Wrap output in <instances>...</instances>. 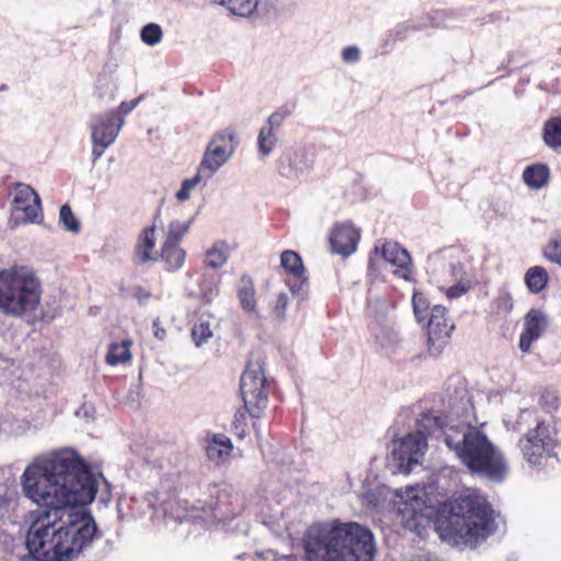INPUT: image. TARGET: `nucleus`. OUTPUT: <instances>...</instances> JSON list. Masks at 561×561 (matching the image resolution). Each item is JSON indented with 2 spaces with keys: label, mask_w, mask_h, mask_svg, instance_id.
I'll return each instance as SVG.
<instances>
[{
  "label": "nucleus",
  "mask_w": 561,
  "mask_h": 561,
  "mask_svg": "<svg viewBox=\"0 0 561 561\" xmlns=\"http://www.w3.org/2000/svg\"><path fill=\"white\" fill-rule=\"evenodd\" d=\"M22 492L42 508L31 513L25 535L32 561H73L100 537L91 512L94 501L107 505L111 484L71 448L36 457L21 476Z\"/></svg>",
  "instance_id": "1"
},
{
  "label": "nucleus",
  "mask_w": 561,
  "mask_h": 561,
  "mask_svg": "<svg viewBox=\"0 0 561 561\" xmlns=\"http://www.w3.org/2000/svg\"><path fill=\"white\" fill-rule=\"evenodd\" d=\"M396 503L405 528L422 536L433 524L444 542L460 550L477 548L496 531L495 511L477 490L433 507L425 505L417 489L409 486L396 491Z\"/></svg>",
  "instance_id": "2"
},
{
  "label": "nucleus",
  "mask_w": 561,
  "mask_h": 561,
  "mask_svg": "<svg viewBox=\"0 0 561 561\" xmlns=\"http://www.w3.org/2000/svg\"><path fill=\"white\" fill-rule=\"evenodd\" d=\"M302 547L301 561H374L376 554L369 528L339 519L310 525L304 534Z\"/></svg>",
  "instance_id": "3"
},
{
  "label": "nucleus",
  "mask_w": 561,
  "mask_h": 561,
  "mask_svg": "<svg viewBox=\"0 0 561 561\" xmlns=\"http://www.w3.org/2000/svg\"><path fill=\"white\" fill-rule=\"evenodd\" d=\"M444 442L473 476L496 483L506 479L508 466L502 451L477 427L453 425L444 432Z\"/></svg>",
  "instance_id": "4"
},
{
  "label": "nucleus",
  "mask_w": 561,
  "mask_h": 561,
  "mask_svg": "<svg viewBox=\"0 0 561 561\" xmlns=\"http://www.w3.org/2000/svg\"><path fill=\"white\" fill-rule=\"evenodd\" d=\"M505 424L508 431H526L518 439L517 447L529 466L536 467L547 458L558 457L561 433L553 423L538 420L531 410L524 409L513 423L507 421Z\"/></svg>",
  "instance_id": "5"
},
{
  "label": "nucleus",
  "mask_w": 561,
  "mask_h": 561,
  "mask_svg": "<svg viewBox=\"0 0 561 561\" xmlns=\"http://www.w3.org/2000/svg\"><path fill=\"white\" fill-rule=\"evenodd\" d=\"M42 286L32 268L14 264L0 267V311L9 317L21 318L33 312L39 305Z\"/></svg>",
  "instance_id": "6"
},
{
  "label": "nucleus",
  "mask_w": 561,
  "mask_h": 561,
  "mask_svg": "<svg viewBox=\"0 0 561 561\" xmlns=\"http://www.w3.org/2000/svg\"><path fill=\"white\" fill-rule=\"evenodd\" d=\"M240 391L244 410L234 413L231 428L239 439H243L248 433V415L260 419L268 404V380L260 360L248 362L240 378Z\"/></svg>",
  "instance_id": "7"
},
{
  "label": "nucleus",
  "mask_w": 561,
  "mask_h": 561,
  "mask_svg": "<svg viewBox=\"0 0 561 561\" xmlns=\"http://www.w3.org/2000/svg\"><path fill=\"white\" fill-rule=\"evenodd\" d=\"M427 440L422 433L411 432L398 440H393L391 462L396 471L409 474L427 450Z\"/></svg>",
  "instance_id": "8"
},
{
  "label": "nucleus",
  "mask_w": 561,
  "mask_h": 561,
  "mask_svg": "<svg viewBox=\"0 0 561 561\" xmlns=\"http://www.w3.org/2000/svg\"><path fill=\"white\" fill-rule=\"evenodd\" d=\"M13 213L10 218L12 227L23 224H41L43 219L42 201L36 191L27 184L15 183L13 186Z\"/></svg>",
  "instance_id": "9"
},
{
  "label": "nucleus",
  "mask_w": 561,
  "mask_h": 561,
  "mask_svg": "<svg viewBox=\"0 0 561 561\" xmlns=\"http://www.w3.org/2000/svg\"><path fill=\"white\" fill-rule=\"evenodd\" d=\"M237 146V136L232 129L220 130L211 137L202 159V170H208V179L227 163Z\"/></svg>",
  "instance_id": "10"
},
{
  "label": "nucleus",
  "mask_w": 561,
  "mask_h": 561,
  "mask_svg": "<svg viewBox=\"0 0 561 561\" xmlns=\"http://www.w3.org/2000/svg\"><path fill=\"white\" fill-rule=\"evenodd\" d=\"M314 152L306 145L286 148L278 158L277 171L282 178L298 180L312 169Z\"/></svg>",
  "instance_id": "11"
},
{
  "label": "nucleus",
  "mask_w": 561,
  "mask_h": 561,
  "mask_svg": "<svg viewBox=\"0 0 561 561\" xmlns=\"http://www.w3.org/2000/svg\"><path fill=\"white\" fill-rule=\"evenodd\" d=\"M447 309L442 305L431 308L427 321V346L433 356H438L449 342L450 334L455 329L454 323L447 319Z\"/></svg>",
  "instance_id": "12"
},
{
  "label": "nucleus",
  "mask_w": 561,
  "mask_h": 561,
  "mask_svg": "<svg viewBox=\"0 0 561 561\" xmlns=\"http://www.w3.org/2000/svg\"><path fill=\"white\" fill-rule=\"evenodd\" d=\"M207 505L211 512L213 519L222 524L241 514L243 510L242 499L228 485L219 489L216 499H211Z\"/></svg>",
  "instance_id": "13"
},
{
  "label": "nucleus",
  "mask_w": 561,
  "mask_h": 561,
  "mask_svg": "<svg viewBox=\"0 0 561 561\" xmlns=\"http://www.w3.org/2000/svg\"><path fill=\"white\" fill-rule=\"evenodd\" d=\"M280 266L293 278L287 282L291 294L304 300L308 295L309 280L301 256L293 250H285L280 254Z\"/></svg>",
  "instance_id": "14"
},
{
  "label": "nucleus",
  "mask_w": 561,
  "mask_h": 561,
  "mask_svg": "<svg viewBox=\"0 0 561 561\" xmlns=\"http://www.w3.org/2000/svg\"><path fill=\"white\" fill-rule=\"evenodd\" d=\"M124 125V118L116 112H106L92 117L91 140L103 147L113 145Z\"/></svg>",
  "instance_id": "15"
},
{
  "label": "nucleus",
  "mask_w": 561,
  "mask_h": 561,
  "mask_svg": "<svg viewBox=\"0 0 561 561\" xmlns=\"http://www.w3.org/2000/svg\"><path fill=\"white\" fill-rule=\"evenodd\" d=\"M359 239V229L345 221L334 226L330 234V244L334 253L347 257L357 250Z\"/></svg>",
  "instance_id": "16"
},
{
  "label": "nucleus",
  "mask_w": 561,
  "mask_h": 561,
  "mask_svg": "<svg viewBox=\"0 0 561 561\" xmlns=\"http://www.w3.org/2000/svg\"><path fill=\"white\" fill-rule=\"evenodd\" d=\"M547 327V314L541 309H530L525 316L524 330L519 336L520 351L528 353L531 344L541 337Z\"/></svg>",
  "instance_id": "17"
},
{
  "label": "nucleus",
  "mask_w": 561,
  "mask_h": 561,
  "mask_svg": "<svg viewBox=\"0 0 561 561\" xmlns=\"http://www.w3.org/2000/svg\"><path fill=\"white\" fill-rule=\"evenodd\" d=\"M156 225L152 224L145 227L137 237L133 255L136 265H145L158 261V252L156 251Z\"/></svg>",
  "instance_id": "18"
},
{
  "label": "nucleus",
  "mask_w": 561,
  "mask_h": 561,
  "mask_svg": "<svg viewBox=\"0 0 561 561\" xmlns=\"http://www.w3.org/2000/svg\"><path fill=\"white\" fill-rule=\"evenodd\" d=\"M449 427L446 424V417L432 410L421 413L416 420V432L422 433L426 438L431 436L444 438V432Z\"/></svg>",
  "instance_id": "19"
},
{
  "label": "nucleus",
  "mask_w": 561,
  "mask_h": 561,
  "mask_svg": "<svg viewBox=\"0 0 561 561\" xmlns=\"http://www.w3.org/2000/svg\"><path fill=\"white\" fill-rule=\"evenodd\" d=\"M375 251H380V254L386 262L401 270H408L412 264L410 253L398 242L387 241L382 244L380 249L376 247Z\"/></svg>",
  "instance_id": "20"
},
{
  "label": "nucleus",
  "mask_w": 561,
  "mask_h": 561,
  "mask_svg": "<svg viewBox=\"0 0 561 561\" xmlns=\"http://www.w3.org/2000/svg\"><path fill=\"white\" fill-rule=\"evenodd\" d=\"M369 329L381 346H390L398 341V333L385 314H376L374 321L369 323Z\"/></svg>",
  "instance_id": "21"
},
{
  "label": "nucleus",
  "mask_w": 561,
  "mask_h": 561,
  "mask_svg": "<svg viewBox=\"0 0 561 561\" xmlns=\"http://www.w3.org/2000/svg\"><path fill=\"white\" fill-rule=\"evenodd\" d=\"M159 257L163 261L167 271L175 272L183 266L186 259V251L180 245L163 242L161 251L158 254V259Z\"/></svg>",
  "instance_id": "22"
},
{
  "label": "nucleus",
  "mask_w": 561,
  "mask_h": 561,
  "mask_svg": "<svg viewBox=\"0 0 561 561\" xmlns=\"http://www.w3.org/2000/svg\"><path fill=\"white\" fill-rule=\"evenodd\" d=\"M550 178V169L547 164L536 163L525 168L524 182L531 188L540 190L547 185Z\"/></svg>",
  "instance_id": "23"
},
{
  "label": "nucleus",
  "mask_w": 561,
  "mask_h": 561,
  "mask_svg": "<svg viewBox=\"0 0 561 561\" xmlns=\"http://www.w3.org/2000/svg\"><path fill=\"white\" fill-rule=\"evenodd\" d=\"M542 140L551 149L561 147V116H552L543 123Z\"/></svg>",
  "instance_id": "24"
},
{
  "label": "nucleus",
  "mask_w": 561,
  "mask_h": 561,
  "mask_svg": "<svg viewBox=\"0 0 561 561\" xmlns=\"http://www.w3.org/2000/svg\"><path fill=\"white\" fill-rule=\"evenodd\" d=\"M214 2L241 18L252 16L259 7V0H214Z\"/></svg>",
  "instance_id": "25"
},
{
  "label": "nucleus",
  "mask_w": 561,
  "mask_h": 561,
  "mask_svg": "<svg viewBox=\"0 0 561 561\" xmlns=\"http://www.w3.org/2000/svg\"><path fill=\"white\" fill-rule=\"evenodd\" d=\"M238 298L244 311H255L254 285L250 276L242 275L238 285Z\"/></svg>",
  "instance_id": "26"
},
{
  "label": "nucleus",
  "mask_w": 561,
  "mask_h": 561,
  "mask_svg": "<svg viewBox=\"0 0 561 561\" xmlns=\"http://www.w3.org/2000/svg\"><path fill=\"white\" fill-rule=\"evenodd\" d=\"M229 257V245L225 241H217L206 252L205 265L213 270L224 266Z\"/></svg>",
  "instance_id": "27"
},
{
  "label": "nucleus",
  "mask_w": 561,
  "mask_h": 561,
  "mask_svg": "<svg viewBox=\"0 0 561 561\" xmlns=\"http://www.w3.org/2000/svg\"><path fill=\"white\" fill-rule=\"evenodd\" d=\"M549 280L547 271L542 266H533L525 274V284L531 294L541 293Z\"/></svg>",
  "instance_id": "28"
},
{
  "label": "nucleus",
  "mask_w": 561,
  "mask_h": 561,
  "mask_svg": "<svg viewBox=\"0 0 561 561\" xmlns=\"http://www.w3.org/2000/svg\"><path fill=\"white\" fill-rule=\"evenodd\" d=\"M116 84L110 76L105 73L98 76L94 94L100 101L105 103L113 101L116 96Z\"/></svg>",
  "instance_id": "29"
},
{
  "label": "nucleus",
  "mask_w": 561,
  "mask_h": 561,
  "mask_svg": "<svg viewBox=\"0 0 561 561\" xmlns=\"http://www.w3.org/2000/svg\"><path fill=\"white\" fill-rule=\"evenodd\" d=\"M233 446L230 438L225 435L216 434L207 447V457L211 460H219L224 456H228Z\"/></svg>",
  "instance_id": "30"
},
{
  "label": "nucleus",
  "mask_w": 561,
  "mask_h": 561,
  "mask_svg": "<svg viewBox=\"0 0 561 561\" xmlns=\"http://www.w3.org/2000/svg\"><path fill=\"white\" fill-rule=\"evenodd\" d=\"M129 345V341H123L121 344H111L105 357L106 363L111 366H116L128 362L131 357Z\"/></svg>",
  "instance_id": "31"
},
{
  "label": "nucleus",
  "mask_w": 561,
  "mask_h": 561,
  "mask_svg": "<svg viewBox=\"0 0 561 561\" xmlns=\"http://www.w3.org/2000/svg\"><path fill=\"white\" fill-rule=\"evenodd\" d=\"M428 23L415 24L412 21H405L402 23H398L394 27L391 28V32L394 34L398 41H404L411 32L419 31L428 24L434 27H439L440 23L436 21V18H427Z\"/></svg>",
  "instance_id": "32"
},
{
  "label": "nucleus",
  "mask_w": 561,
  "mask_h": 561,
  "mask_svg": "<svg viewBox=\"0 0 561 561\" xmlns=\"http://www.w3.org/2000/svg\"><path fill=\"white\" fill-rule=\"evenodd\" d=\"M194 218L187 221L172 220L168 226V232L163 242L179 245L184 236L188 232Z\"/></svg>",
  "instance_id": "33"
},
{
  "label": "nucleus",
  "mask_w": 561,
  "mask_h": 561,
  "mask_svg": "<svg viewBox=\"0 0 561 561\" xmlns=\"http://www.w3.org/2000/svg\"><path fill=\"white\" fill-rule=\"evenodd\" d=\"M277 137L274 131L261 128L257 136L259 152L263 157L270 156L275 149Z\"/></svg>",
  "instance_id": "34"
},
{
  "label": "nucleus",
  "mask_w": 561,
  "mask_h": 561,
  "mask_svg": "<svg viewBox=\"0 0 561 561\" xmlns=\"http://www.w3.org/2000/svg\"><path fill=\"white\" fill-rule=\"evenodd\" d=\"M59 221L62 224L67 231L72 233H78L80 231L81 224L68 204L61 205L59 209Z\"/></svg>",
  "instance_id": "35"
},
{
  "label": "nucleus",
  "mask_w": 561,
  "mask_h": 561,
  "mask_svg": "<svg viewBox=\"0 0 561 561\" xmlns=\"http://www.w3.org/2000/svg\"><path fill=\"white\" fill-rule=\"evenodd\" d=\"M162 27L157 23H148L140 31L141 41L148 46H156L162 39Z\"/></svg>",
  "instance_id": "36"
},
{
  "label": "nucleus",
  "mask_w": 561,
  "mask_h": 561,
  "mask_svg": "<svg viewBox=\"0 0 561 561\" xmlns=\"http://www.w3.org/2000/svg\"><path fill=\"white\" fill-rule=\"evenodd\" d=\"M192 339L197 347L206 344L209 339L213 336V331L210 330V325L206 321H199L194 324L191 331Z\"/></svg>",
  "instance_id": "37"
},
{
  "label": "nucleus",
  "mask_w": 561,
  "mask_h": 561,
  "mask_svg": "<svg viewBox=\"0 0 561 561\" xmlns=\"http://www.w3.org/2000/svg\"><path fill=\"white\" fill-rule=\"evenodd\" d=\"M445 282H462V280H471L470 275L468 274L465 265L459 262H449L446 271Z\"/></svg>",
  "instance_id": "38"
},
{
  "label": "nucleus",
  "mask_w": 561,
  "mask_h": 561,
  "mask_svg": "<svg viewBox=\"0 0 561 561\" xmlns=\"http://www.w3.org/2000/svg\"><path fill=\"white\" fill-rule=\"evenodd\" d=\"M291 115V110L288 106H282L277 111L273 112L264 126H262L263 129H267L270 131H275V129L279 128L288 116Z\"/></svg>",
  "instance_id": "39"
},
{
  "label": "nucleus",
  "mask_w": 561,
  "mask_h": 561,
  "mask_svg": "<svg viewBox=\"0 0 561 561\" xmlns=\"http://www.w3.org/2000/svg\"><path fill=\"white\" fill-rule=\"evenodd\" d=\"M199 287L206 302H210L219 293L218 279L214 276L207 277L204 275Z\"/></svg>",
  "instance_id": "40"
},
{
  "label": "nucleus",
  "mask_w": 561,
  "mask_h": 561,
  "mask_svg": "<svg viewBox=\"0 0 561 561\" xmlns=\"http://www.w3.org/2000/svg\"><path fill=\"white\" fill-rule=\"evenodd\" d=\"M543 256L561 266V238H551L543 249Z\"/></svg>",
  "instance_id": "41"
},
{
  "label": "nucleus",
  "mask_w": 561,
  "mask_h": 561,
  "mask_svg": "<svg viewBox=\"0 0 561 561\" xmlns=\"http://www.w3.org/2000/svg\"><path fill=\"white\" fill-rule=\"evenodd\" d=\"M413 311L415 319L419 323H422L427 318V308L428 305L426 299L419 294H414L412 298Z\"/></svg>",
  "instance_id": "42"
},
{
  "label": "nucleus",
  "mask_w": 561,
  "mask_h": 561,
  "mask_svg": "<svg viewBox=\"0 0 561 561\" xmlns=\"http://www.w3.org/2000/svg\"><path fill=\"white\" fill-rule=\"evenodd\" d=\"M472 286V280H462L454 283L450 287L446 290V296L448 299H456L469 291V289Z\"/></svg>",
  "instance_id": "43"
},
{
  "label": "nucleus",
  "mask_w": 561,
  "mask_h": 561,
  "mask_svg": "<svg viewBox=\"0 0 561 561\" xmlns=\"http://www.w3.org/2000/svg\"><path fill=\"white\" fill-rule=\"evenodd\" d=\"M360 49L356 45H350L342 49L341 57L345 64H357L360 60Z\"/></svg>",
  "instance_id": "44"
},
{
  "label": "nucleus",
  "mask_w": 561,
  "mask_h": 561,
  "mask_svg": "<svg viewBox=\"0 0 561 561\" xmlns=\"http://www.w3.org/2000/svg\"><path fill=\"white\" fill-rule=\"evenodd\" d=\"M289 304L288 295L285 293H280L277 296L276 305L274 307V314L275 317L284 321L286 319V310Z\"/></svg>",
  "instance_id": "45"
},
{
  "label": "nucleus",
  "mask_w": 561,
  "mask_h": 561,
  "mask_svg": "<svg viewBox=\"0 0 561 561\" xmlns=\"http://www.w3.org/2000/svg\"><path fill=\"white\" fill-rule=\"evenodd\" d=\"M142 100V96H138L129 102H122L119 106L115 110H111L110 112H116L118 116L124 118V115L129 114Z\"/></svg>",
  "instance_id": "46"
},
{
  "label": "nucleus",
  "mask_w": 561,
  "mask_h": 561,
  "mask_svg": "<svg viewBox=\"0 0 561 561\" xmlns=\"http://www.w3.org/2000/svg\"><path fill=\"white\" fill-rule=\"evenodd\" d=\"M397 42H399V41L397 39V37H394V34L391 32V30H389L385 34V37H383L382 43L380 45V55H386L390 50H392L393 47L396 46Z\"/></svg>",
  "instance_id": "47"
},
{
  "label": "nucleus",
  "mask_w": 561,
  "mask_h": 561,
  "mask_svg": "<svg viewBox=\"0 0 561 561\" xmlns=\"http://www.w3.org/2000/svg\"><path fill=\"white\" fill-rule=\"evenodd\" d=\"M194 187L195 186L191 185L187 179L183 180L180 190L175 194V197L181 202L187 201L191 196V191Z\"/></svg>",
  "instance_id": "48"
},
{
  "label": "nucleus",
  "mask_w": 561,
  "mask_h": 561,
  "mask_svg": "<svg viewBox=\"0 0 561 561\" xmlns=\"http://www.w3.org/2000/svg\"><path fill=\"white\" fill-rule=\"evenodd\" d=\"M133 296L137 299L139 305H146L151 298V293L141 286L134 288Z\"/></svg>",
  "instance_id": "49"
},
{
  "label": "nucleus",
  "mask_w": 561,
  "mask_h": 561,
  "mask_svg": "<svg viewBox=\"0 0 561 561\" xmlns=\"http://www.w3.org/2000/svg\"><path fill=\"white\" fill-rule=\"evenodd\" d=\"M146 501L148 502V506L153 511H159L160 508L165 512V507L163 503H159V493L152 492L146 495Z\"/></svg>",
  "instance_id": "50"
},
{
  "label": "nucleus",
  "mask_w": 561,
  "mask_h": 561,
  "mask_svg": "<svg viewBox=\"0 0 561 561\" xmlns=\"http://www.w3.org/2000/svg\"><path fill=\"white\" fill-rule=\"evenodd\" d=\"M265 560L270 561H301L296 556H277L274 551L268 550L263 554Z\"/></svg>",
  "instance_id": "51"
},
{
  "label": "nucleus",
  "mask_w": 561,
  "mask_h": 561,
  "mask_svg": "<svg viewBox=\"0 0 561 561\" xmlns=\"http://www.w3.org/2000/svg\"><path fill=\"white\" fill-rule=\"evenodd\" d=\"M255 11L262 12L263 14L267 15L270 13H275L276 7L272 1H259V7Z\"/></svg>",
  "instance_id": "52"
},
{
  "label": "nucleus",
  "mask_w": 561,
  "mask_h": 561,
  "mask_svg": "<svg viewBox=\"0 0 561 561\" xmlns=\"http://www.w3.org/2000/svg\"><path fill=\"white\" fill-rule=\"evenodd\" d=\"M207 174H208V170H202V162H201L198 165V169H197V173L193 178L187 179V181L191 183V185L196 186L204 178L208 179Z\"/></svg>",
  "instance_id": "53"
},
{
  "label": "nucleus",
  "mask_w": 561,
  "mask_h": 561,
  "mask_svg": "<svg viewBox=\"0 0 561 561\" xmlns=\"http://www.w3.org/2000/svg\"><path fill=\"white\" fill-rule=\"evenodd\" d=\"M92 145H93V149H92V162H93V163H95V161H96V160H99V159L103 156V153H104V151H105V149H106L107 147H103V146H102V145H100V144H92Z\"/></svg>",
  "instance_id": "54"
},
{
  "label": "nucleus",
  "mask_w": 561,
  "mask_h": 561,
  "mask_svg": "<svg viewBox=\"0 0 561 561\" xmlns=\"http://www.w3.org/2000/svg\"><path fill=\"white\" fill-rule=\"evenodd\" d=\"M153 328H154V336L158 340H163L165 337V330L159 325V321H153Z\"/></svg>",
  "instance_id": "55"
},
{
  "label": "nucleus",
  "mask_w": 561,
  "mask_h": 561,
  "mask_svg": "<svg viewBox=\"0 0 561 561\" xmlns=\"http://www.w3.org/2000/svg\"><path fill=\"white\" fill-rule=\"evenodd\" d=\"M442 260H443V257H442V254H440V253H433V254H431V255L428 256V262H427V264H428V268H430V267H433V268H434V266H435L436 264L440 263V262H442Z\"/></svg>",
  "instance_id": "56"
},
{
  "label": "nucleus",
  "mask_w": 561,
  "mask_h": 561,
  "mask_svg": "<svg viewBox=\"0 0 561 561\" xmlns=\"http://www.w3.org/2000/svg\"><path fill=\"white\" fill-rule=\"evenodd\" d=\"M160 216H161V207H159V208L157 209L156 215H154V217H153V222H152V224H154V225L157 226V222H158V220L160 219Z\"/></svg>",
  "instance_id": "57"
},
{
  "label": "nucleus",
  "mask_w": 561,
  "mask_h": 561,
  "mask_svg": "<svg viewBox=\"0 0 561 561\" xmlns=\"http://www.w3.org/2000/svg\"><path fill=\"white\" fill-rule=\"evenodd\" d=\"M8 89H9V88H8V85H7V84H1V85H0V92H5V91H8Z\"/></svg>",
  "instance_id": "58"
}]
</instances>
